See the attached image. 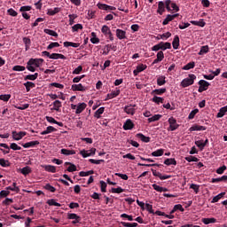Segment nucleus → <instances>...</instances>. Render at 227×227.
<instances>
[{
    "mask_svg": "<svg viewBox=\"0 0 227 227\" xmlns=\"http://www.w3.org/2000/svg\"><path fill=\"white\" fill-rule=\"evenodd\" d=\"M115 35L119 40H125L127 39V32L125 30H121L120 28H117L115 30Z\"/></svg>",
    "mask_w": 227,
    "mask_h": 227,
    "instance_id": "9b49d317",
    "label": "nucleus"
},
{
    "mask_svg": "<svg viewBox=\"0 0 227 227\" xmlns=\"http://www.w3.org/2000/svg\"><path fill=\"white\" fill-rule=\"evenodd\" d=\"M30 10H31L30 5H24L20 7V12H22V13H26V12H30Z\"/></svg>",
    "mask_w": 227,
    "mask_h": 227,
    "instance_id": "0e129e2a",
    "label": "nucleus"
},
{
    "mask_svg": "<svg viewBox=\"0 0 227 227\" xmlns=\"http://www.w3.org/2000/svg\"><path fill=\"white\" fill-rule=\"evenodd\" d=\"M121 224H122V226L124 227H138L139 224H137V223H127V222H121Z\"/></svg>",
    "mask_w": 227,
    "mask_h": 227,
    "instance_id": "49530a36",
    "label": "nucleus"
},
{
    "mask_svg": "<svg viewBox=\"0 0 227 227\" xmlns=\"http://www.w3.org/2000/svg\"><path fill=\"white\" fill-rule=\"evenodd\" d=\"M0 166H2V168H8L10 166V161L4 159H0Z\"/></svg>",
    "mask_w": 227,
    "mask_h": 227,
    "instance_id": "864d4df0",
    "label": "nucleus"
},
{
    "mask_svg": "<svg viewBox=\"0 0 227 227\" xmlns=\"http://www.w3.org/2000/svg\"><path fill=\"white\" fill-rule=\"evenodd\" d=\"M136 107H137V105H128L125 106L123 108L124 113H126V114H130L131 116H134V114H136Z\"/></svg>",
    "mask_w": 227,
    "mask_h": 227,
    "instance_id": "423d86ee",
    "label": "nucleus"
},
{
    "mask_svg": "<svg viewBox=\"0 0 227 227\" xmlns=\"http://www.w3.org/2000/svg\"><path fill=\"white\" fill-rule=\"evenodd\" d=\"M209 51L208 45L202 46L200 51H199V56H203V54H207Z\"/></svg>",
    "mask_w": 227,
    "mask_h": 227,
    "instance_id": "c03bdc74",
    "label": "nucleus"
},
{
    "mask_svg": "<svg viewBox=\"0 0 227 227\" xmlns=\"http://www.w3.org/2000/svg\"><path fill=\"white\" fill-rule=\"evenodd\" d=\"M101 33L106 36L110 40V42L114 41V35H113V32H111V28L107 27V25H104L101 28Z\"/></svg>",
    "mask_w": 227,
    "mask_h": 227,
    "instance_id": "f03ea898",
    "label": "nucleus"
},
{
    "mask_svg": "<svg viewBox=\"0 0 227 227\" xmlns=\"http://www.w3.org/2000/svg\"><path fill=\"white\" fill-rule=\"evenodd\" d=\"M184 159H185V160H187V162H198L200 160V159H198L197 157H194L192 155L185 157Z\"/></svg>",
    "mask_w": 227,
    "mask_h": 227,
    "instance_id": "09e8293b",
    "label": "nucleus"
},
{
    "mask_svg": "<svg viewBox=\"0 0 227 227\" xmlns=\"http://www.w3.org/2000/svg\"><path fill=\"white\" fill-rule=\"evenodd\" d=\"M71 89L73 90V91H86V90H88V88L83 86L82 83L73 84Z\"/></svg>",
    "mask_w": 227,
    "mask_h": 227,
    "instance_id": "4468645a",
    "label": "nucleus"
},
{
    "mask_svg": "<svg viewBox=\"0 0 227 227\" xmlns=\"http://www.w3.org/2000/svg\"><path fill=\"white\" fill-rule=\"evenodd\" d=\"M160 51H167V49H171V43H164V42H160Z\"/></svg>",
    "mask_w": 227,
    "mask_h": 227,
    "instance_id": "b1692460",
    "label": "nucleus"
},
{
    "mask_svg": "<svg viewBox=\"0 0 227 227\" xmlns=\"http://www.w3.org/2000/svg\"><path fill=\"white\" fill-rule=\"evenodd\" d=\"M158 86H164L166 84V76L161 75L157 78Z\"/></svg>",
    "mask_w": 227,
    "mask_h": 227,
    "instance_id": "473e14b6",
    "label": "nucleus"
},
{
    "mask_svg": "<svg viewBox=\"0 0 227 227\" xmlns=\"http://www.w3.org/2000/svg\"><path fill=\"white\" fill-rule=\"evenodd\" d=\"M201 221L204 224H212L217 223V219L215 218H202Z\"/></svg>",
    "mask_w": 227,
    "mask_h": 227,
    "instance_id": "a878e982",
    "label": "nucleus"
},
{
    "mask_svg": "<svg viewBox=\"0 0 227 227\" xmlns=\"http://www.w3.org/2000/svg\"><path fill=\"white\" fill-rule=\"evenodd\" d=\"M165 4L168 12H171V8L174 12H180V8L178 7V5H176V4L175 3H172L171 0H166Z\"/></svg>",
    "mask_w": 227,
    "mask_h": 227,
    "instance_id": "39448f33",
    "label": "nucleus"
},
{
    "mask_svg": "<svg viewBox=\"0 0 227 227\" xmlns=\"http://www.w3.org/2000/svg\"><path fill=\"white\" fill-rule=\"evenodd\" d=\"M20 173L25 176L29 175V173H31V168L29 166H27V167L21 168Z\"/></svg>",
    "mask_w": 227,
    "mask_h": 227,
    "instance_id": "8fccbe9b",
    "label": "nucleus"
},
{
    "mask_svg": "<svg viewBox=\"0 0 227 227\" xmlns=\"http://www.w3.org/2000/svg\"><path fill=\"white\" fill-rule=\"evenodd\" d=\"M79 29H82V24H75L72 27V31L73 33H75L77 31H79Z\"/></svg>",
    "mask_w": 227,
    "mask_h": 227,
    "instance_id": "bf43d9fd",
    "label": "nucleus"
},
{
    "mask_svg": "<svg viewBox=\"0 0 227 227\" xmlns=\"http://www.w3.org/2000/svg\"><path fill=\"white\" fill-rule=\"evenodd\" d=\"M43 168L45 169V171H49L50 173H56V167L52 165H44Z\"/></svg>",
    "mask_w": 227,
    "mask_h": 227,
    "instance_id": "e433bc0d",
    "label": "nucleus"
},
{
    "mask_svg": "<svg viewBox=\"0 0 227 227\" xmlns=\"http://www.w3.org/2000/svg\"><path fill=\"white\" fill-rule=\"evenodd\" d=\"M168 121L169 124V127L168 128V132H173L176 130L178 127H180V125L176 123V119H175L174 117H170Z\"/></svg>",
    "mask_w": 227,
    "mask_h": 227,
    "instance_id": "7ed1b4c3",
    "label": "nucleus"
},
{
    "mask_svg": "<svg viewBox=\"0 0 227 227\" xmlns=\"http://www.w3.org/2000/svg\"><path fill=\"white\" fill-rule=\"evenodd\" d=\"M152 100L154 104H164V98L160 97L154 96Z\"/></svg>",
    "mask_w": 227,
    "mask_h": 227,
    "instance_id": "37998d69",
    "label": "nucleus"
},
{
    "mask_svg": "<svg viewBox=\"0 0 227 227\" xmlns=\"http://www.w3.org/2000/svg\"><path fill=\"white\" fill-rule=\"evenodd\" d=\"M199 84V93H203V91H207V90H208V86H210V82L205 81V80H200L198 82Z\"/></svg>",
    "mask_w": 227,
    "mask_h": 227,
    "instance_id": "20e7f679",
    "label": "nucleus"
},
{
    "mask_svg": "<svg viewBox=\"0 0 227 227\" xmlns=\"http://www.w3.org/2000/svg\"><path fill=\"white\" fill-rule=\"evenodd\" d=\"M7 13L11 15V17H17V15H19V13L12 8L7 11Z\"/></svg>",
    "mask_w": 227,
    "mask_h": 227,
    "instance_id": "774afa93",
    "label": "nucleus"
},
{
    "mask_svg": "<svg viewBox=\"0 0 227 227\" xmlns=\"http://www.w3.org/2000/svg\"><path fill=\"white\" fill-rule=\"evenodd\" d=\"M120 95V90L117 89L116 91H112L111 93H108L106 96V100H111V98H116Z\"/></svg>",
    "mask_w": 227,
    "mask_h": 227,
    "instance_id": "6ab92c4d",
    "label": "nucleus"
},
{
    "mask_svg": "<svg viewBox=\"0 0 227 227\" xmlns=\"http://www.w3.org/2000/svg\"><path fill=\"white\" fill-rule=\"evenodd\" d=\"M44 189H46V191H50V192H56V189L54 188V186L51 185L50 184H47L44 186Z\"/></svg>",
    "mask_w": 227,
    "mask_h": 227,
    "instance_id": "69168bd1",
    "label": "nucleus"
},
{
    "mask_svg": "<svg viewBox=\"0 0 227 227\" xmlns=\"http://www.w3.org/2000/svg\"><path fill=\"white\" fill-rule=\"evenodd\" d=\"M36 145H40L38 141H31L23 145V148H31L33 146H36Z\"/></svg>",
    "mask_w": 227,
    "mask_h": 227,
    "instance_id": "7c9ffc66",
    "label": "nucleus"
},
{
    "mask_svg": "<svg viewBox=\"0 0 227 227\" xmlns=\"http://www.w3.org/2000/svg\"><path fill=\"white\" fill-rule=\"evenodd\" d=\"M29 65L34 66L35 68L40 67V66L42 65V63H43V59H30L28 60Z\"/></svg>",
    "mask_w": 227,
    "mask_h": 227,
    "instance_id": "f8f14e48",
    "label": "nucleus"
},
{
    "mask_svg": "<svg viewBox=\"0 0 227 227\" xmlns=\"http://www.w3.org/2000/svg\"><path fill=\"white\" fill-rule=\"evenodd\" d=\"M24 136H26V132L24 131H20L19 133L17 131H12V137L15 141H20Z\"/></svg>",
    "mask_w": 227,
    "mask_h": 227,
    "instance_id": "ddd939ff",
    "label": "nucleus"
},
{
    "mask_svg": "<svg viewBox=\"0 0 227 227\" xmlns=\"http://www.w3.org/2000/svg\"><path fill=\"white\" fill-rule=\"evenodd\" d=\"M23 43L25 44L26 51H28L31 46V39L29 37H23Z\"/></svg>",
    "mask_w": 227,
    "mask_h": 227,
    "instance_id": "72a5a7b5",
    "label": "nucleus"
},
{
    "mask_svg": "<svg viewBox=\"0 0 227 227\" xmlns=\"http://www.w3.org/2000/svg\"><path fill=\"white\" fill-rule=\"evenodd\" d=\"M226 169H227L226 165H223L216 169V173L217 175H223V173H224Z\"/></svg>",
    "mask_w": 227,
    "mask_h": 227,
    "instance_id": "e2e57ef3",
    "label": "nucleus"
},
{
    "mask_svg": "<svg viewBox=\"0 0 227 227\" xmlns=\"http://www.w3.org/2000/svg\"><path fill=\"white\" fill-rule=\"evenodd\" d=\"M101 192H107V184L104 181H100Z\"/></svg>",
    "mask_w": 227,
    "mask_h": 227,
    "instance_id": "13d9d810",
    "label": "nucleus"
},
{
    "mask_svg": "<svg viewBox=\"0 0 227 227\" xmlns=\"http://www.w3.org/2000/svg\"><path fill=\"white\" fill-rule=\"evenodd\" d=\"M196 67V63L190 62L182 67V70H191Z\"/></svg>",
    "mask_w": 227,
    "mask_h": 227,
    "instance_id": "ea45409f",
    "label": "nucleus"
},
{
    "mask_svg": "<svg viewBox=\"0 0 227 227\" xmlns=\"http://www.w3.org/2000/svg\"><path fill=\"white\" fill-rule=\"evenodd\" d=\"M219 182H227V176H223L222 177L211 179V184H217Z\"/></svg>",
    "mask_w": 227,
    "mask_h": 227,
    "instance_id": "bb28decb",
    "label": "nucleus"
},
{
    "mask_svg": "<svg viewBox=\"0 0 227 227\" xmlns=\"http://www.w3.org/2000/svg\"><path fill=\"white\" fill-rule=\"evenodd\" d=\"M136 137H137L138 139H141L143 141V143H150V137H146L145 135H143V133H137L136 135Z\"/></svg>",
    "mask_w": 227,
    "mask_h": 227,
    "instance_id": "4be33fe9",
    "label": "nucleus"
},
{
    "mask_svg": "<svg viewBox=\"0 0 227 227\" xmlns=\"http://www.w3.org/2000/svg\"><path fill=\"white\" fill-rule=\"evenodd\" d=\"M162 118V115L160 114H154L153 117H150L148 119L149 123H152L153 121H159Z\"/></svg>",
    "mask_w": 227,
    "mask_h": 227,
    "instance_id": "58836bf2",
    "label": "nucleus"
},
{
    "mask_svg": "<svg viewBox=\"0 0 227 227\" xmlns=\"http://www.w3.org/2000/svg\"><path fill=\"white\" fill-rule=\"evenodd\" d=\"M190 189L194 190L195 194H198V192H200V184H192Z\"/></svg>",
    "mask_w": 227,
    "mask_h": 227,
    "instance_id": "052dcab7",
    "label": "nucleus"
},
{
    "mask_svg": "<svg viewBox=\"0 0 227 227\" xmlns=\"http://www.w3.org/2000/svg\"><path fill=\"white\" fill-rule=\"evenodd\" d=\"M164 164L166 166H176V160H175V158H167L164 160Z\"/></svg>",
    "mask_w": 227,
    "mask_h": 227,
    "instance_id": "5701e85b",
    "label": "nucleus"
},
{
    "mask_svg": "<svg viewBox=\"0 0 227 227\" xmlns=\"http://www.w3.org/2000/svg\"><path fill=\"white\" fill-rule=\"evenodd\" d=\"M65 165L69 166V168H67V171L69 173H74V171H77V167L75 165H74V163L66 162Z\"/></svg>",
    "mask_w": 227,
    "mask_h": 227,
    "instance_id": "393cba45",
    "label": "nucleus"
},
{
    "mask_svg": "<svg viewBox=\"0 0 227 227\" xmlns=\"http://www.w3.org/2000/svg\"><path fill=\"white\" fill-rule=\"evenodd\" d=\"M27 69L29 72H35V71H36V67H35V66H32V64H29V60H28V62L27 63Z\"/></svg>",
    "mask_w": 227,
    "mask_h": 227,
    "instance_id": "338daca9",
    "label": "nucleus"
},
{
    "mask_svg": "<svg viewBox=\"0 0 227 227\" xmlns=\"http://www.w3.org/2000/svg\"><path fill=\"white\" fill-rule=\"evenodd\" d=\"M56 128L52 126L47 127V129L41 132V136H46V134H51V132H55Z\"/></svg>",
    "mask_w": 227,
    "mask_h": 227,
    "instance_id": "c756f323",
    "label": "nucleus"
},
{
    "mask_svg": "<svg viewBox=\"0 0 227 227\" xmlns=\"http://www.w3.org/2000/svg\"><path fill=\"white\" fill-rule=\"evenodd\" d=\"M190 132H194V131H200V130H207V127L205 126H200L198 124H194L192 125L190 129H189Z\"/></svg>",
    "mask_w": 227,
    "mask_h": 227,
    "instance_id": "dca6fc26",
    "label": "nucleus"
},
{
    "mask_svg": "<svg viewBox=\"0 0 227 227\" xmlns=\"http://www.w3.org/2000/svg\"><path fill=\"white\" fill-rule=\"evenodd\" d=\"M86 107H87L86 103H80L76 107L75 114H81V113H82V111H84Z\"/></svg>",
    "mask_w": 227,
    "mask_h": 227,
    "instance_id": "aec40b11",
    "label": "nucleus"
},
{
    "mask_svg": "<svg viewBox=\"0 0 227 227\" xmlns=\"http://www.w3.org/2000/svg\"><path fill=\"white\" fill-rule=\"evenodd\" d=\"M81 43H72V42H64V47H74V49H77V47H80Z\"/></svg>",
    "mask_w": 227,
    "mask_h": 227,
    "instance_id": "cd10ccee",
    "label": "nucleus"
},
{
    "mask_svg": "<svg viewBox=\"0 0 227 227\" xmlns=\"http://www.w3.org/2000/svg\"><path fill=\"white\" fill-rule=\"evenodd\" d=\"M104 111H106V108L103 106L98 109L94 114L95 118L100 119V114H104Z\"/></svg>",
    "mask_w": 227,
    "mask_h": 227,
    "instance_id": "c9c22d12",
    "label": "nucleus"
},
{
    "mask_svg": "<svg viewBox=\"0 0 227 227\" xmlns=\"http://www.w3.org/2000/svg\"><path fill=\"white\" fill-rule=\"evenodd\" d=\"M172 47L176 51L178 47H180V37L178 35H175L174 40L172 42Z\"/></svg>",
    "mask_w": 227,
    "mask_h": 227,
    "instance_id": "412c9836",
    "label": "nucleus"
},
{
    "mask_svg": "<svg viewBox=\"0 0 227 227\" xmlns=\"http://www.w3.org/2000/svg\"><path fill=\"white\" fill-rule=\"evenodd\" d=\"M97 6H98V8L99 10H105L106 12H107V11H108V8H109V5H108V4H101V3H98V4H97Z\"/></svg>",
    "mask_w": 227,
    "mask_h": 227,
    "instance_id": "6e6d98bb",
    "label": "nucleus"
},
{
    "mask_svg": "<svg viewBox=\"0 0 227 227\" xmlns=\"http://www.w3.org/2000/svg\"><path fill=\"white\" fill-rule=\"evenodd\" d=\"M166 91H167L166 88L155 89L152 90L151 95H154V97H157L156 95H164Z\"/></svg>",
    "mask_w": 227,
    "mask_h": 227,
    "instance_id": "a211bd4d",
    "label": "nucleus"
},
{
    "mask_svg": "<svg viewBox=\"0 0 227 227\" xmlns=\"http://www.w3.org/2000/svg\"><path fill=\"white\" fill-rule=\"evenodd\" d=\"M198 113H200V110L198 108L192 110L188 115L189 120H194V116H196Z\"/></svg>",
    "mask_w": 227,
    "mask_h": 227,
    "instance_id": "de8ad7c7",
    "label": "nucleus"
},
{
    "mask_svg": "<svg viewBox=\"0 0 227 227\" xmlns=\"http://www.w3.org/2000/svg\"><path fill=\"white\" fill-rule=\"evenodd\" d=\"M67 219H74L72 224H78V223H81V216L77 215L75 213H68Z\"/></svg>",
    "mask_w": 227,
    "mask_h": 227,
    "instance_id": "6e6552de",
    "label": "nucleus"
},
{
    "mask_svg": "<svg viewBox=\"0 0 227 227\" xmlns=\"http://www.w3.org/2000/svg\"><path fill=\"white\" fill-rule=\"evenodd\" d=\"M69 26H74L75 24V19H77V14H69Z\"/></svg>",
    "mask_w": 227,
    "mask_h": 227,
    "instance_id": "79ce46f5",
    "label": "nucleus"
},
{
    "mask_svg": "<svg viewBox=\"0 0 227 227\" xmlns=\"http://www.w3.org/2000/svg\"><path fill=\"white\" fill-rule=\"evenodd\" d=\"M12 98V95L10 94H2L0 95V100H3L4 102H8Z\"/></svg>",
    "mask_w": 227,
    "mask_h": 227,
    "instance_id": "3c124183",
    "label": "nucleus"
},
{
    "mask_svg": "<svg viewBox=\"0 0 227 227\" xmlns=\"http://www.w3.org/2000/svg\"><path fill=\"white\" fill-rule=\"evenodd\" d=\"M145 68H148V66L144 65V64H140V65L137 66V68L133 71V75H135V77L139 75V74H141V72H145Z\"/></svg>",
    "mask_w": 227,
    "mask_h": 227,
    "instance_id": "1a4fd4ad",
    "label": "nucleus"
},
{
    "mask_svg": "<svg viewBox=\"0 0 227 227\" xmlns=\"http://www.w3.org/2000/svg\"><path fill=\"white\" fill-rule=\"evenodd\" d=\"M164 12H166V2H162L160 1L158 3V10H157V13H159V15H162V13H164Z\"/></svg>",
    "mask_w": 227,
    "mask_h": 227,
    "instance_id": "2eb2a0df",
    "label": "nucleus"
},
{
    "mask_svg": "<svg viewBox=\"0 0 227 227\" xmlns=\"http://www.w3.org/2000/svg\"><path fill=\"white\" fill-rule=\"evenodd\" d=\"M196 146L200 148V150H203L205 148V144H203V140H198L195 142Z\"/></svg>",
    "mask_w": 227,
    "mask_h": 227,
    "instance_id": "680f3d73",
    "label": "nucleus"
},
{
    "mask_svg": "<svg viewBox=\"0 0 227 227\" xmlns=\"http://www.w3.org/2000/svg\"><path fill=\"white\" fill-rule=\"evenodd\" d=\"M134 127H136V125L134 124V122H132V120L130 119L126 120L122 126L123 130H132Z\"/></svg>",
    "mask_w": 227,
    "mask_h": 227,
    "instance_id": "9d476101",
    "label": "nucleus"
},
{
    "mask_svg": "<svg viewBox=\"0 0 227 227\" xmlns=\"http://www.w3.org/2000/svg\"><path fill=\"white\" fill-rule=\"evenodd\" d=\"M95 152H97L96 148H91L90 150H82L80 152V155L83 157V159H86V157H93L95 155Z\"/></svg>",
    "mask_w": 227,
    "mask_h": 227,
    "instance_id": "0eeeda50",
    "label": "nucleus"
},
{
    "mask_svg": "<svg viewBox=\"0 0 227 227\" xmlns=\"http://www.w3.org/2000/svg\"><path fill=\"white\" fill-rule=\"evenodd\" d=\"M93 173H95V171H93V170H89V171H87V172H85V171H81V172L79 173V176H90V175H93Z\"/></svg>",
    "mask_w": 227,
    "mask_h": 227,
    "instance_id": "5fc2aeb1",
    "label": "nucleus"
},
{
    "mask_svg": "<svg viewBox=\"0 0 227 227\" xmlns=\"http://www.w3.org/2000/svg\"><path fill=\"white\" fill-rule=\"evenodd\" d=\"M226 192H221L218 195L215 196L211 200V203H217L219 200L223 199L225 196Z\"/></svg>",
    "mask_w": 227,
    "mask_h": 227,
    "instance_id": "2f4dec72",
    "label": "nucleus"
},
{
    "mask_svg": "<svg viewBox=\"0 0 227 227\" xmlns=\"http://www.w3.org/2000/svg\"><path fill=\"white\" fill-rule=\"evenodd\" d=\"M27 91H31V88H35V82H27L24 83Z\"/></svg>",
    "mask_w": 227,
    "mask_h": 227,
    "instance_id": "a19ab883",
    "label": "nucleus"
},
{
    "mask_svg": "<svg viewBox=\"0 0 227 227\" xmlns=\"http://www.w3.org/2000/svg\"><path fill=\"white\" fill-rule=\"evenodd\" d=\"M173 20V16H171V14H168L166 19L163 20L162 25L163 26H168V24H169V22H171Z\"/></svg>",
    "mask_w": 227,
    "mask_h": 227,
    "instance_id": "a18cd8bd",
    "label": "nucleus"
},
{
    "mask_svg": "<svg viewBox=\"0 0 227 227\" xmlns=\"http://www.w3.org/2000/svg\"><path fill=\"white\" fill-rule=\"evenodd\" d=\"M12 70L14 72H24V70H26V67L24 66H14L12 67Z\"/></svg>",
    "mask_w": 227,
    "mask_h": 227,
    "instance_id": "4d7b16f0",
    "label": "nucleus"
},
{
    "mask_svg": "<svg viewBox=\"0 0 227 227\" xmlns=\"http://www.w3.org/2000/svg\"><path fill=\"white\" fill-rule=\"evenodd\" d=\"M38 79V73H35L34 74H27L25 77V81H36Z\"/></svg>",
    "mask_w": 227,
    "mask_h": 227,
    "instance_id": "4c0bfd02",
    "label": "nucleus"
},
{
    "mask_svg": "<svg viewBox=\"0 0 227 227\" xmlns=\"http://www.w3.org/2000/svg\"><path fill=\"white\" fill-rule=\"evenodd\" d=\"M125 190L121 187H117V188H112V192L115 193V194H121V192H124Z\"/></svg>",
    "mask_w": 227,
    "mask_h": 227,
    "instance_id": "603ef678",
    "label": "nucleus"
},
{
    "mask_svg": "<svg viewBox=\"0 0 227 227\" xmlns=\"http://www.w3.org/2000/svg\"><path fill=\"white\" fill-rule=\"evenodd\" d=\"M153 157H162L164 155V149H158L151 153Z\"/></svg>",
    "mask_w": 227,
    "mask_h": 227,
    "instance_id": "c85d7f7f",
    "label": "nucleus"
},
{
    "mask_svg": "<svg viewBox=\"0 0 227 227\" xmlns=\"http://www.w3.org/2000/svg\"><path fill=\"white\" fill-rule=\"evenodd\" d=\"M112 51H116V46L113 45V44H106L105 46V51H103L104 56H107V54H109V52H111Z\"/></svg>",
    "mask_w": 227,
    "mask_h": 227,
    "instance_id": "f3484780",
    "label": "nucleus"
},
{
    "mask_svg": "<svg viewBox=\"0 0 227 227\" xmlns=\"http://www.w3.org/2000/svg\"><path fill=\"white\" fill-rule=\"evenodd\" d=\"M60 153L62 155H75L74 150L61 149Z\"/></svg>",
    "mask_w": 227,
    "mask_h": 227,
    "instance_id": "f704fd0d",
    "label": "nucleus"
},
{
    "mask_svg": "<svg viewBox=\"0 0 227 227\" xmlns=\"http://www.w3.org/2000/svg\"><path fill=\"white\" fill-rule=\"evenodd\" d=\"M194 81H196L195 74H189L188 78H184L181 82V86L182 88H188V86H192V84H194Z\"/></svg>",
    "mask_w": 227,
    "mask_h": 227,
    "instance_id": "f257e3e1",
    "label": "nucleus"
}]
</instances>
